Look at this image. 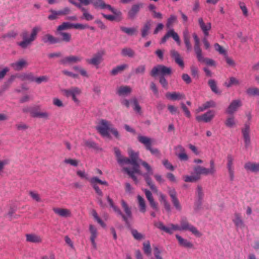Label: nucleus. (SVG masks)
Returning a JSON list of instances; mask_svg holds the SVG:
<instances>
[{
    "label": "nucleus",
    "mask_w": 259,
    "mask_h": 259,
    "mask_svg": "<svg viewBox=\"0 0 259 259\" xmlns=\"http://www.w3.org/2000/svg\"><path fill=\"white\" fill-rule=\"evenodd\" d=\"M114 152L117 162L120 165L122 166L124 164H131L133 166L132 168L123 167L122 170L133 180L135 184H138L139 181L135 176V174H142L139 164V162L141 163L142 160H139V153L134 152L132 149H130L128 150V155L130 158H129L122 156L120 150L117 147L114 148Z\"/></svg>",
    "instance_id": "nucleus-1"
},
{
    "label": "nucleus",
    "mask_w": 259,
    "mask_h": 259,
    "mask_svg": "<svg viewBox=\"0 0 259 259\" xmlns=\"http://www.w3.org/2000/svg\"><path fill=\"white\" fill-rule=\"evenodd\" d=\"M41 30L40 27L35 26L33 27L32 31L29 34V32L26 30H24L20 34L22 38V41L18 42V45L22 49H26L30 46L32 43L36 39L38 33Z\"/></svg>",
    "instance_id": "nucleus-2"
},
{
    "label": "nucleus",
    "mask_w": 259,
    "mask_h": 259,
    "mask_svg": "<svg viewBox=\"0 0 259 259\" xmlns=\"http://www.w3.org/2000/svg\"><path fill=\"white\" fill-rule=\"evenodd\" d=\"M112 125V124L110 121L102 119L99 120L96 128L102 136L109 138V131Z\"/></svg>",
    "instance_id": "nucleus-3"
},
{
    "label": "nucleus",
    "mask_w": 259,
    "mask_h": 259,
    "mask_svg": "<svg viewBox=\"0 0 259 259\" xmlns=\"http://www.w3.org/2000/svg\"><path fill=\"white\" fill-rule=\"evenodd\" d=\"M171 73V68L163 65H158L154 67L150 72V75L153 77L157 75H159V76H169L170 75Z\"/></svg>",
    "instance_id": "nucleus-4"
},
{
    "label": "nucleus",
    "mask_w": 259,
    "mask_h": 259,
    "mask_svg": "<svg viewBox=\"0 0 259 259\" xmlns=\"http://www.w3.org/2000/svg\"><path fill=\"white\" fill-rule=\"evenodd\" d=\"M180 229L181 231H189L197 237H201V233L197 229L189 223L186 218H182L180 221Z\"/></svg>",
    "instance_id": "nucleus-5"
},
{
    "label": "nucleus",
    "mask_w": 259,
    "mask_h": 259,
    "mask_svg": "<svg viewBox=\"0 0 259 259\" xmlns=\"http://www.w3.org/2000/svg\"><path fill=\"white\" fill-rule=\"evenodd\" d=\"M138 141L143 144L146 147L147 150L150 151L152 154L155 155H159V152L156 148H152L151 147L152 140L147 137L139 135L138 137Z\"/></svg>",
    "instance_id": "nucleus-6"
},
{
    "label": "nucleus",
    "mask_w": 259,
    "mask_h": 259,
    "mask_svg": "<svg viewBox=\"0 0 259 259\" xmlns=\"http://www.w3.org/2000/svg\"><path fill=\"white\" fill-rule=\"evenodd\" d=\"M91 4L94 6L96 9H100L102 10L108 9L112 12L113 14L119 15L121 14L120 11H118L111 7V5L106 4L103 0H91Z\"/></svg>",
    "instance_id": "nucleus-7"
},
{
    "label": "nucleus",
    "mask_w": 259,
    "mask_h": 259,
    "mask_svg": "<svg viewBox=\"0 0 259 259\" xmlns=\"http://www.w3.org/2000/svg\"><path fill=\"white\" fill-rule=\"evenodd\" d=\"M63 94L66 97H71L72 100L76 104H79V101L76 96L81 94V90L77 87H72L69 89H64L62 91Z\"/></svg>",
    "instance_id": "nucleus-8"
},
{
    "label": "nucleus",
    "mask_w": 259,
    "mask_h": 259,
    "mask_svg": "<svg viewBox=\"0 0 259 259\" xmlns=\"http://www.w3.org/2000/svg\"><path fill=\"white\" fill-rule=\"evenodd\" d=\"M234 156L230 154L227 155L226 166L229 175L230 180L232 181L234 178Z\"/></svg>",
    "instance_id": "nucleus-9"
},
{
    "label": "nucleus",
    "mask_w": 259,
    "mask_h": 259,
    "mask_svg": "<svg viewBox=\"0 0 259 259\" xmlns=\"http://www.w3.org/2000/svg\"><path fill=\"white\" fill-rule=\"evenodd\" d=\"M245 147L247 148L250 144V138L249 136L250 127L249 124L245 123L241 130Z\"/></svg>",
    "instance_id": "nucleus-10"
},
{
    "label": "nucleus",
    "mask_w": 259,
    "mask_h": 259,
    "mask_svg": "<svg viewBox=\"0 0 259 259\" xmlns=\"http://www.w3.org/2000/svg\"><path fill=\"white\" fill-rule=\"evenodd\" d=\"M170 37H171L179 45H180L181 40L180 37L178 33H176L174 29H170L167 32V33L161 38V43H164Z\"/></svg>",
    "instance_id": "nucleus-11"
},
{
    "label": "nucleus",
    "mask_w": 259,
    "mask_h": 259,
    "mask_svg": "<svg viewBox=\"0 0 259 259\" xmlns=\"http://www.w3.org/2000/svg\"><path fill=\"white\" fill-rule=\"evenodd\" d=\"M215 112L214 111L209 110L201 115L197 116L196 117V119L199 122L203 121L205 122H208L213 118Z\"/></svg>",
    "instance_id": "nucleus-12"
},
{
    "label": "nucleus",
    "mask_w": 259,
    "mask_h": 259,
    "mask_svg": "<svg viewBox=\"0 0 259 259\" xmlns=\"http://www.w3.org/2000/svg\"><path fill=\"white\" fill-rule=\"evenodd\" d=\"M82 57L80 56L70 55L60 60V63L62 64L77 63L82 61Z\"/></svg>",
    "instance_id": "nucleus-13"
},
{
    "label": "nucleus",
    "mask_w": 259,
    "mask_h": 259,
    "mask_svg": "<svg viewBox=\"0 0 259 259\" xmlns=\"http://www.w3.org/2000/svg\"><path fill=\"white\" fill-rule=\"evenodd\" d=\"M104 54V51L99 52L94 55L92 58L87 59L86 62L88 63L93 65H98L101 62L102 60V56Z\"/></svg>",
    "instance_id": "nucleus-14"
},
{
    "label": "nucleus",
    "mask_w": 259,
    "mask_h": 259,
    "mask_svg": "<svg viewBox=\"0 0 259 259\" xmlns=\"http://www.w3.org/2000/svg\"><path fill=\"white\" fill-rule=\"evenodd\" d=\"M107 199L109 203L110 206L113 209L114 211L117 213L118 215L121 216L123 219V220L125 222V224L127 225H128L129 222L127 221V218L125 216L124 214H123L121 211L116 205H115L113 200L109 197V196L107 197Z\"/></svg>",
    "instance_id": "nucleus-15"
},
{
    "label": "nucleus",
    "mask_w": 259,
    "mask_h": 259,
    "mask_svg": "<svg viewBox=\"0 0 259 259\" xmlns=\"http://www.w3.org/2000/svg\"><path fill=\"white\" fill-rule=\"evenodd\" d=\"M143 3H139L132 6L131 9L127 13L128 18L130 19H134L140 11V8L143 7Z\"/></svg>",
    "instance_id": "nucleus-16"
},
{
    "label": "nucleus",
    "mask_w": 259,
    "mask_h": 259,
    "mask_svg": "<svg viewBox=\"0 0 259 259\" xmlns=\"http://www.w3.org/2000/svg\"><path fill=\"white\" fill-rule=\"evenodd\" d=\"M169 195L171 198V202L176 208L178 211H181L182 206L177 197V193L174 189H170L168 191Z\"/></svg>",
    "instance_id": "nucleus-17"
},
{
    "label": "nucleus",
    "mask_w": 259,
    "mask_h": 259,
    "mask_svg": "<svg viewBox=\"0 0 259 259\" xmlns=\"http://www.w3.org/2000/svg\"><path fill=\"white\" fill-rule=\"evenodd\" d=\"M144 192L146 198L149 202L150 206L155 210H158V204L154 201L151 192L148 189H144L143 190Z\"/></svg>",
    "instance_id": "nucleus-18"
},
{
    "label": "nucleus",
    "mask_w": 259,
    "mask_h": 259,
    "mask_svg": "<svg viewBox=\"0 0 259 259\" xmlns=\"http://www.w3.org/2000/svg\"><path fill=\"white\" fill-rule=\"evenodd\" d=\"M198 23L199 26L203 31L205 37H206L209 35V31L211 28V24L210 22L205 24L202 18L200 17L198 19Z\"/></svg>",
    "instance_id": "nucleus-19"
},
{
    "label": "nucleus",
    "mask_w": 259,
    "mask_h": 259,
    "mask_svg": "<svg viewBox=\"0 0 259 259\" xmlns=\"http://www.w3.org/2000/svg\"><path fill=\"white\" fill-rule=\"evenodd\" d=\"M241 106V103L240 100H236L233 101L227 109H226V112L229 114H233L238 109L239 107Z\"/></svg>",
    "instance_id": "nucleus-20"
},
{
    "label": "nucleus",
    "mask_w": 259,
    "mask_h": 259,
    "mask_svg": "<svg viewBox=\"0 0 259 259\" xmlns=\"http://www.w3.org/2000/svg\"><path fill=\"white\" fill-rule=\"evenodd\" d=\"M194 39L195 41V45H194V51L195 52V53L196 54V56L197 59L198 58H201V56L202 55V50L200 48V43L199 39L197 36V35L196 33H194L193 34Z\"/></svg>",
    "instance_id": "nucleus-21"
},
{
    "label": "nucleus",
    "mask_w": 259,
    "mask_h": 259,
    "mask_svg": "<svg viewBox=\"0 0 259 259\" xmlns=\"http://www.w3.org/2000/svg\"><path fill=\"white\" fill-rule=\"evenodd\" d=\"M140 175L143 176L144 177L147 185L150 187V189L155 193H157L158 190L157 187L155 186L154 183L152 182V180L150 178V176L153 174H139Z\"/></svg>",
    "instance_id": "nucleus-22"
},
{
    "label": "nucleus",
    "mask_w": 259,
    "mask_h": 259,
    "mask_svg": "<svg viewBox=\"0 0 259 259\" xmlns=\"http://www.w3.org/2000/svg\"><path fill=\"white\" fill-rule=\"evenodd\" d=\"M165 97L167 99L172 101L180 100L185 98L184 94L180 93L179 92H167L165 94Z\"/></svg>",
    "instance_id": "nucleus-23"
},
{
    "label": "nucleus",
    "mask_w": 259,
    "mask_h": 259,
    "mask_svg": "<svg viewBox=\"0 0 259 259\" xmlns=\"http://www.w3.org/2000/svg\"><path fill=\"white\" fill-rule=\"evenodd\" d=\"M53 210L56 214L61 217L67 218L71 215L70 210L66 208L55 207L53 208Z\"/></svg>",
    "instance_id": "nucleus-24"
},
{
    "label": "nucleus",
    "mask_w": 259,
    "mask_h": 259,
    "mask_svg": "<svg viewBox=\"0 0 259 259\" xmlns=\"http://www.w3.org/2000/svg\"><path fill=\"white\" fill-rule=\"evenodd\" d=\"M194 170L195 173L198 175L199 177H201L200 176L201 175L205 176L208 175H213V174L211 172V170H210L209 168H207L199 165L195 166L194 167Z\"/></svg>",
    "instance_id": "nucleus-25"
},
{
    "label": "nucleus",
    "mask_w": 259,
    "mask_h": 259,
    "mask_svg": "<svg viewBox=\"0 0 259 259\" xmlns=\"http://www.w3.org/2000/svg\"><path fill=\"white\" fill-rule=\"evenodd\" d=\"M170 55L175 60L176 63L178 64L181 67L184 68V63L182 58L181 57L179 52L175 50L170 51Z\"/></svg>",
    "instance_id": "nucleus-26"
},
{
    "label": "nucleus",
    "mask_w": 259,
    "mask_h": 259,
    "mask_svg": "<svg viewBox=\"0 0 259 259\" xmlns=\"http://www.w3.org/2000/svg\"><path fill=\"white\" fill-rule=\"evenodd\" d=\"M244 167L247 171L255 173L259 171V163L247 162L245 163Z\"/></svg>",
    "instance_id": "nucleus-27"
},
{
    "label": "nucleus",
    "mask_w": 259,
    "mask_h": 259,
    "mask_svg": "<svg viewBox=\"0 0 259 259\" xmlns=\"http://www.w3.org/2000/svg\"><path fill=\"white\" fill-rule=\"evenodd\" d=\"M42 42L45 44L49 43L50 44H55L60 42V40L51 34H46L44 35L41 38Z\"/></svg>",
    "instance_id": "nucleus-28"
},
{
    "label": "nucleus",
    "mask_w": 259,
    "mask_h": 259,
    "mask_svg": "<svg viewBox=\"0 0 259 259\" xmlns=\"http://www.w3.org/2000/svg\"><path fill=\"white\" fill-rule=\"evenodd\" d=\"M28 65L27 62L21 59L18 61L13 63L11 64V67L15 70H21Z\"/></svg>",
    "instance_id": "nucleus-29"
},
{
    "label": "nucleus",
    "mask_w": 259,
    "mask_h": 259,
    "mask_svg": "<svg viewBox=\"0 0 259 259\" xmlns=\"http://www.w3.org/2000/svg\"><path fill=\"white\" fill-rule=\"evenodd\" d=\"M152 25V21L151 20H148L144 24L143 27L141 28V36L142 37H146L149 33L150 30Z\"/></svg>",
    "instance_id": "nucleus-30"
},
{
    "label": "nucleus",
    "mask_w": 259,
    "mask_h": 259,
    "mask_svg": "<svg viewBox=\"0 0 259 259\" xmlns=\"http://www.w3.org/2000/svg\"><path fill=\"white\" fill-rule=\"evenodd\" d=\"M216 103L212 100H210L203 104L201 106L199 107L196 110V112L198 113L202 112L207 109L211 107H215Z\"/></svg>",
    "instance_id": "nucleus-31"
},
{
    "label": "nucleus",
    "mask_w": 259,
    "mask_h": 259,
    "mask_svg": "<svg viewBox=\"0 0 259 259\" xmlns=\"http://www.w3.org/2000/svg\"><path fill=\"white\" fill-rule=\"evenodd\" d=\"M132 91V88L130 87L127 85H122L118 88L117 94L120 96H125L130 94Z\"/></svg>",
    "instance_id": "nucleus-32"
},
{
    "label": "nucleus",
    "mask_w": 259,
    "mask_h": 259,
    "mask_svg": "<svg viewBox=\"0 0 259 259\" xmlns=\"http://www.w3.org/2000/svg\"><path fill=\"white\" fill-rule=\"evenodd\" d=\"M26 241L29 242L39 243L42 241L41 237L40 236L35 234H26Z\"/></svg>",
    "instance_id": "nucleus-33"
},
{
    "label": "nucleus",
    "mask_w": 259,
    "mask_h": 259,
    "mask_svg": "<svg viewBox=\"0 0 259 259\" xmlns=\"http://www.w3.org/2000/svg\"><path fill=\"white\" fill-rule=\"evenodd\" d=\"M176 237L178 239L180 245L188 248H191L193 247V244L192 242L187 239L183 238L180 235H176Z\"/></svg>",
    "instance_id": "nucleus-34"
},
{
    "label": "nucleus",
    "mask_w": 259,
    "mask_h": 259,
    "mask_svg": "<svg viewBox=\"0 0 259 259\" xmlns=\"http://www.w3.org/2000/svg\"><path fill=\"white\" fill-rule=\"evenodd\" d=\"M232 221L237 228L244 227V223L240 213L235 212L234 214V218Z\"/></svg>",
    "instance_id": "nucleus-35"
},
{
    "label": "nucleus",
    "mask_w": 259,
    "mask_h": 259,
    "mask_svg": "<svg viewBox=\"0 0 259 259\" xmlns=\"http://www.w3.org/2000/svg\"><path fill=\"white\" fill-rule=\"evenodd\" d=\"M183 37L187 51H191L192 50V46L190 43V36L189 33L187 30H186L183 32Z\"/></svg>",
    "instance_id": "nucleus-36"
},
{
    "label": "nucleus",
    "mask_w": 259,
    "mask_h": 259,
    "mask_svg": "<svg viewBox=\"0 0 259 259\" xmlns=\"http://www.w3.org/2000/svg\"><path fill=\"white\" fill-rule=\"evenodd\" d=\"M50 114L47 112H40L37 111L35 108L34 112H32L33 117H38L43 118L45 119H48L49 118Z\"/></svg>",
    "instance_id": "nucleus-37"
},
{
    "label": "nucleus",
    "mask_w": 259,
    "mask_h": 259,
    "mask_svg": "<svg viewBox=\"0 0 259 259\" xmlns=\"http://www.w3.org/2000/svg\"><path fill=\"white\" fill-rule=\"evenodd\" d=\"M237 121L233 115L228 117L225 121V125L229 128H232L236 125Z\"/></svg>",
    "instance_id": "nucleus-38"
},
{
    "label": "nucleus",
    "mask_w": 259,
    "mask_h": 259,
    "mask_svg": "<svg viewBox=\"0 0 259 259\" xmlns=\"http://www.w3.org/2000/svg\"><path fill=\"white\" fill-rule=\"evenodd\" d=\"M128 68V65L126 64H123L120 65H118L116 67L114 68L111 73L112 75H116L119 73L122 72L124 70Z\"/></svg>",
    "instance_id": "nucleus-39"
},
{
    "label": "nucleus",
    "mask_w": 259,
    "mask_h": 259,
    "mask_svg": "<svg viewBox=\"0 0 259 259\" xmlns=\"http://www.w3.org/2000/svg\"><path fill=\"white\" fill-rule=\"evenodd\" d=\"M154 226L156 227L157 228L164 231L167 233H168L169 234H172V231H171L170 226H169L168 227H166L163 224L162 222H159L158 223H155L154 224Z\"/></svg>",
    "instance_id": "nucleus-40"
},
{
    "label": "nucleus",
    "mask_w": 259,
    "mask_h": 259,
    "mask_svg": "<svg viewBox=\"0 0 259 259\" xmlns=\"http://www.w3.org/2000/svg\"><path fill=\"white\" fill-rule=\"evenodd\" d=\"M201 179V177H199L195 173V175L191 176H184L183 177V179L186 182H191L194 183L196 182L198 180Z\"/></svg>",
    "instance_id": "nucleus-41"
},
{
    "label": "nucleus",
    "mask_w": 259,
    "mask_h": 259,
    "mask_svg": "<svg viewBox=\"0 0 259 259\" xmlns=\"http://www.w3.org/2000/svg\"><path fill=\"white\" fill-rule=\"evenodd\" d=\"M138 202L140 208V211L143 213L146 211V204L144 198L140 195L137 196Z\"/></svg>",
    "instance_id": "nucleus-42"
},
{
    "label": "nucleus",
    "mask_w": 259,
    "mask_h": 259,
    "mask_svg": "<svg viewBox=\"0 0 259 259\" xmlns=\"http://www.w3.org/2000/svg\"><path fill=\"white\" fill-rule=\"evenodd\" d=\"M89 182H90L91 185H97L98 184H100L101 185H103L105 186H108V184L106 181H102L100 180L97 177H94L89 180Z\"/></svg>",
    "instance_id": "nucleus-43"
},
{
    "label": "nucleus",
    "mask_w": 259,
    "mask_h": 259,
    "mask_svg": "<svg viewBox=\"0 0 259 259\" xmlns=\"http://www.w3.org/2000/svg\"><path fill=\"white\" fill-rule=\"evenodd\" d=\"M72 28V23L69 22H63L61 25H59L57 28L58 32H60L63 30L69 29Z\"/></svg>",
    "instance_id": "nucleus-44"
},
{
    "label": "nucleus",
    "mask_w": 259,
    "mask_h": 259,
    "mask_svg": "<svg viewBox=\"0 0 259 259\" xmlns=\"http://www.w3.org/2000/svg\"><path fill=\"white\" fill-rule=\"evenodd\" d=\"M121 205L124 209L125 213L126 214V215L125 216L127 218V219L128 218H131L132 214L131 209L129 208L126 203L123 200L121 201Z\"/></svg>",
    "instance_id": "nucleus-45"
},
{
    "label": "nucleus",
    "mask_w": 259,
    "mask_h": 259,
    "mask_svg": "<svg viewBox=\"0 0 259 259\" xmlns=\"http://www.w3.org/2000/svg\"><path fill=\"white\" fill-rule=\"evenodd\" d=\"M240 84V81L234 77H231L229 78V82H226L225 85L227 88H230L232 85H237Z\"/></svg>",
    "instance_id": "nucleus-46"
},
{
    "label": "nucleus",
    "mask_w": 259,
    "mask_h": 259,
    "mask_svg": "<svg viewBox=\"0 0 259 259\" xmlns=\"http://www.w3.org/2000/svg\"><path fill=\"white\" fill-rule=\"evenodd\" d=\"M131 102L133 105L134 110L137 113H141V108L138 103V101L136 98H133L131 100Z\"/></svg>",
    "instance_id": "nucleus-47"
},
{
    "label": "nucleus",
    "mask_w": 259,
    "mask_h": 259,
    "mask_svg": "<svg viewBox=\"0 0 259 259\" xmlns=\"http://www.w3.org/2000/svg\"><path fill=\"white\" fill-rule=\"evenodd\" d=\"M121 54L123 56H128L129 57H133L134 56V51L128 48H124L121 51Z\"/></svg>",
    "instance_id": "nucleus-48"
},
{
    "label": "nucleus",
    "mask_w": 259,
    "mask_h": 259,
    "mask_svg": "<svg viewBox=\"0 0 259 259\" xmlns=\"http://www.w3.org/2000/svg\"><path fill=\"white\" fill-rule=\"evenodd\" d=\"M120 29L122 32L130 35H134L137 31L136 28H128L124 26H120Z\"/></svg>",
    "instance_id": "nucleus-49"
},
{
    "label": "nucleus",
    "mask_w": 259,
    "mask_h": 259,
    "mask_svg": "<svg viewBox=\"0 0 259 259\" xmlns=\"http://www.w3.org/2000/svg\"><path fill=\"white\" fill-rule=\"evenodd\" d=\"M196 195L197 199H203L204 194L202 187L198 185L196 188Z\"/></svg>",
    "instance_id": "nucleus-50"
},
{
    "label": "nucleus",
    "mask_w": 259,
    "mask_h": 259,
    "mask_svg": "<svg viewBox=\"0 0 259 259\" xmlns=\"http://www.w3.org/2000/svg\"><path fill=\"white\" fill-rule=\"evenodd\" d=\"M89 231L91 233L90 239H96L98 236L97 228L93 225H90Z\"/></svg>",
    "instance_id": "nucleus-51"
},
{
    "label": "nucleus",
    "mask_w": 259,
    "mask_h": 259,
    "mask_svg": "<svg viewBox=\"0 0 259 259\" xmlns=\"http://www.w3.org/2000/svg\"><path fill=\"white\" fill-rule=\"evenodd\" d=\"M58 33L62 36L61 40L66 42H68L70 41L71 38V34L62 31L58 32Z\"/></svg>",
    "instance_id": "nucleus-52"
},
{
    "label": "nucleus",
    "mask_w": 259,
    "mask_h": 259,
    "mask_svg": "<svg viewBox=\"0 0 259 259\" xmlns=\"http://www.w3.org/2000/svg\"><path fill=\"white\" fill-rule=\"evenodd\" d=\"M198 60L199 62H203L206 64L207 65H210V66H214L215 65V62L214 61L209 58H204L203 55L201 56V58H198Z\"/></svg>",
    "instance_id": "nucleus-53"
},
{
    "label": "nucleus",
    "mask_w": 259,
    "mask_h": 259,
    "mask_svg": "<svg viewBox=\"0 0 259 259\" xmlns=\"http://www.w3.org/2000/svg\"><path fill=\"white\" fill-rule=\"evenodd\" d=\"M143 251L144 253L147 255L149 256L151 253V249L150 246V244L149 241H146L143 243Z\"/></svg>",
    "instance_id": "nucleus-54"
},
{
    "label": "nucleus",
    "mask_w": 259,
    "mask_h": 259,
    "mask_svg": "<svg viewBox=\"0 0 259 259\" xmlns=\"http://www.w3.org/2000/svg\"><path fill=\"white\" fill-rule=\"evenodd\" d=\"M146 70V66L145 65H140L136 67L134 72L136 74L143 75L145 73Z\"/></svg>",
    "instance_id": "nucleus-55"
},
{
    "label": "nucleus",
    "mask_w": 259,
    "mask_h": 259,
    "mask_svg": "<svg viewBox=\"0 0 259 259\" xmlns=\"http://www.w3.org/2000/svg\"><path fill=\"white\" fill-rule=\"evenodd\" d=\"M177 18L174 15H170L169 18L167 19L166 26L167 28H170L171 27L174 23L176 22Z\"/></svg>",
    "instance_id": "nucleus-56"
},
{
    "label": "nucleus",
    "mask_w": 259,
    "mask_h": 259,
    "mask_svg": "<svg viewBox=\"0 0 259 259\" xmlns=\"http://www.w3.org/2000/svg\"><path fill=\"white\" fill-rule=\"evenodd\" d=\"M92 214L94 217V219L102 227L105 226V224L104 222L100 218L96 211L93 209L92 211Z\"/></svg>",
    "instance_id": "nucleus-57"
},
{
    "label": "nucleus",
    "mask_w": 259,
    "mask_h": 259,
    "mask_svg": "<svg viewBox=\"0 0 259 259\" xmlns=\"http://www.w3.org/2000/svg\"><path fill=\"white\" fill-rule=\"evenodd\" d=\"M131 233L134 238L136 240H140L144 238V236L136 229H132Z\"/></svg>",
    "instance_id": "nucleus-58"
},
{
    "label": "nucleus",
    "mask_w": 259,
    "mask_h": 259,
    "mask_svg": "<svg viewBox=\"0 0 259 259\" xmlns=\"http://www.w3.org/2000/svg\"><path fill=\"white\" fill-rule=\"evenodd\" d=\"M246 93L249 96L259 95V89L257 88H250L246 90Z\"/></svg>",
    "instance_id": "nucleus-59"
},
{
    "label": "nucleus",
    "mask_w": 259,
    "mask_h": 259,
    "mask_svg": "<svg viewBox=\"0 0 259 259\" xmlns=\"http://www.w3.org/2000/svg\"><path fill=\"white\" fill-rule=\"evenodd\" d=\"M141 164L144 166L147 172L145 174H153V171L152 167L150 165L146 162L144 161H141Z\"/></svg>",
    "instance_id": "nucleus-60"
},
{
    "label": "nucleus",
    "mask_w": 259,
    "mask_h": 259,
    "mask_svg": "<svg viewBox=\"0 0 259 259\" xmlns=\"http://www.w3.org/2000/svg\"><path fill=\"white\" fill-rule=\"evenodd\" d=\"M208 84L211 88L212 91L215 93H218L219 91L216 84L215 81L213 79H210L208 81Z\"/></svg>",
    "instance_id": "nucleus-61"
},
{
    "label": "nucleus",
    "mask_w": 259,
    "mask_h": 259,
    "mask_svg": "<svg viewBox=\"0 0 259 259\" xmlns=\"http://www.w3.org/2000/svg\"><path fill=\"white\" fill-rule=\"evenodd\" d=\"M76 174L82 179H84L89 181L90 179V178L89 177L88 174H87L84 170H77Z\"/></svg>",
    "instance_id": "nucleus-62"
},
{
    "label": "nucleus",
    "mask_w": 259,
    "mask_h": 259,
    "mask_svg": "<svg viewBox=\"0 0 259 259\" xmlns=\"http://www.w3.org/2000/svg\"><path fill=\"white\" fill-rule=\"evenodd\" d=\"M23 78L24 80H27L31 82L35 81V77H34L33 74L31 72L26 73L23 75Z\"/></svg>",
    "instance_id": "nucleus-63"
},
{
    "label": "nucleus",
    "mask_w": 259,
    "mask_h": 259,
    "mask_svg": "<svg viewBox=\"0 0 259 259\" xmlns=\"http://www.w3.org/2000/svg\"><path fill=\"white\" fill-rule=\"evenodd\" d=\"M58 16H65L70 13V9L68 7H65L62 10L57 11Z\"/></svg>",
    "instance_id": "nucleus-64"
}]
</instances>
